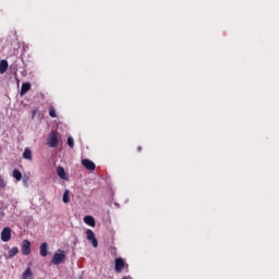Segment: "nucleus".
Here are the masks:
<instances>
[{"instance_id":"obj_1","label":"nucleus","mask_w":279,"mask_h":279,"mask_svg":"<svg viewBox=\"0 0 279 279\" xmlns=\"http://www.w3.org/2000/svg\"><path fill=\"white\" fill-rule=\"evenodd\" d=\"M66 259V253L63 250H58L51 259L52 265H61Z\"/></svg>"},{"instance_id":"obj_2","label":"nucleus","mask_w":279,"mask_h":279,"mask_svg":"<svg viewBox=\"0 0 279 279\" xmlns=\"http://www.w3.org/2000/svg\"><path fill=\"white\" fill-rule=\"evenodd\" d=\"M60 141L58 140V132L57 131H51L48 135L47 138V145L48 147H56Z\"/></svg>"},{"instance_id":"obj_3","label":"nucleus","mask_w":279,"mask_h":279,"mask_svg":"<svg viewBox=\"0 0 279 279\" xmlns=\"http://www.w3.org/2000/svg\"><path fill=\"white\" fill-rule=\"evenodd\" d=\"M114 264H116L114 269H116L117 274H121V271H123V269H125V267H126V269L129 267V265L125 263V260L121 257L116 258Z\"/></svg>"},{"instance_id":"obj_4","label":"nucleus","mask_w":279,"mask_h":279,"mask_svg":"<svg viewBox=\"0 0 279 279\" xmlns=\"http://www.w3.org/2000/svg\"><path fill=\"white\" fill-rule=\"evenodd\" d=\"M86 239L92 243L93 247H99V242L97 241V238L95 236V232L90 229L86 230Z\"/></svg>"},{"instance_id":"obj_5","label":"nucleus","mask_w":279,"mask_h":279,"mask_svg":"<svg viewBox=\"0 0 279 279\" xmlns=\"http://www.w3.org/2000/svg\"><path fill=\"white\" fill-rule=\"evenodd\" d=\"M21 253L23 256H29L32 254V242H29V240L22 242Z\"/></svg>"},{"instance_id":"obj_6","label":"nucleus","mask_w":279,"mask_h":279,"mask_svg":"<svg viewBox=\"0 0 279 279\" xmlns=\"http://www.w3.org/2000/svg\"><path fill=\"white\" fill-rule=\"evenodd\" d=\"M10 239H12V229H10V227H5L1 232V241H3V243H8Z\"/></svg>"},{"instance_id":"obj_7","label":"nucleus","mask_w":279,"mask_h":279,"mask_svg":"<svg viewBox=\"0 0 279 279\" xmlns=\"http://www.w3.org/2000/svg\"><path fill=\"white\" fill-rule=\"evenodd\" d=\"M82 165L87 169V171H95L97 167L90 159H82Z\"/></svg>"},{"instance_id":"obj_8","label":"nucleus","mask_w":279,"mask_h":279,"mask_svg":"<svg viewBox=\"0 0 279 279\" xmlns=\"http://www.w3.org/2000/svg\"><path fill=\"white\" fill-rule=\"evenodd\" d=\"M39 254L43 256V258H46V256L49 254V244H47V242L40 244Z\"/></svg>"},{"instance_id":"obj_9","label":"nucleus","mask_w":279,"mask_h":279,"mask_svg":"<svg viewBox=\"0 0 279 279\" xmlns=\"http://www.w3.org/2000/svg\"><path fill=\"white\" fill-rule=\"evenodd\" d=\"M57 174L61 180H69V175L66 174V171H64V168L62 166H59L57 168Z\"/></svg>"},{"instance_id":"obj_10","label":"nucleus","mask_w":279,"mask_h":279,"mask_svg":"<svg viewBox=\"0 0 279 279\" xmlns=\"http://www.w3.org/2000/svg\"><path fill=\"white\" fill-rule=\"evenodd\" d=\"M32 89V84L31 83H23L21 87V95H26L28 90Z\"/></svg>"},{"instance_id":"obj_11","label":"nucleus","mask_w":279,"mask_h":279,"mask_svg":"<svg viewBox=\"0 0 279 279\" xmlns=\"http://www.w3.org/2000/svg\"><path fill=\"white\" fill-rule=\"evenodd\" d=\"M84 222L87 226H90V228H95V218L93 216H85L84 217Z\"/></svg>"},{"instance_id":"obj_12","label":"nucleus","mask_w":279,"mask_h":279,"mask_svg":"<svg viewBox=\"0 0 279 279\" xmlns=\"http://www.w3.org/2000/svg\"><path fill=\"white\" fill-rule=\"evenodd\" d=\"M13 178L16 180V182H21V180H23V174L20 172L19 169H14Z\"/></svg>"},{"instance_id":"obj_13","label":"nucleus","mask_w":279,"mask_h":279,"mask_svg":"<svg viewBox=\"0 0 279 279\" xmlns=\"http://www.w3.org/2000/svg\"><path fill=\"white\" fill-rule=\"evenodd\" d=\"M5 71H8V61L2 60V61H0V73H1V75H3V73H5Z\"/></svg>"},{"instance_id":"obj_14","label":"nucleus","mask_w":279,"mask_h":279,"mask_svg":"<svg viewBox=\"0 0 279 279\" xmlns=\"http://www.w3.org/2000/svg\"><path fill=\"white\" fill-rule=\"evenodd\" d=\"M23 158H25V160H32V150L29 148H25Z\"/></svg>"},{"instance_id":"obj_15","label":"nucleus","mask_w":279,"mask_h":279,"mask_svg":"<svg viewBox=\"0 0 279 279\" xmlns=\"http://www.w3.org/2000/svg\"><path fill=\"white\" fill-rule=\"evenodd\" d=\"M16 254H19V247L13 246L10 252H9V258H14V256H16Z\"/></svg>"},{"instance_id":"obj_16","label":"nucleus","mask_w":279,"mask_h":279,"mask_svg":"<svg viewBox=\"0 0 279 279\" xmlns=\"http://www.w3.org/2000/svg\"><path fill=\"white\" fill-rule=\"evenodd\" d=\"M32 278V268H26L25 272L22 275V279H29Z\"/></svg>"},{"instance_id":"obj_17","label":"nucleus","mask_w":279,"mask_h":279,"mask_svg":"<svg viewBox=\"0 0 279 279\" xmlns=\"http://www.w3.org/2000/svg\"><path fill=\"white\" fill-rule=\"evenodd\" d=\"M69 190H65L63 193V204H69V202H71V199L69 198Z\"/></svg>"},{"instance_id":"obj_18","label":"nucleus","mask_w":279,"mask_h":279,"mask_svg":"<svg viewBox=\"0 0 279 279\" xmlns=\"http://www.w3.org/2000/svg\"><path fill=\"white\" fill-rule=\"evenodd\" d=\"M49 114L52 119H56V117H58V113H56V108L50 107Z\"/></svg>"},{"instance_id":"obj_19","label":"nucleus","mask_w":279,"mask_h":279,"mask_svg":"<svg viewBox=\"0 0 279 279\" xmlns=\"http://www.w3.org/2000/svg\"><path fill=\"white\" fill-rule=\"evenodd\" d=\"M68 145H69V147H71V149H73V147H75V142L73 141V137L68 138Z\"/></svg>"},{"instance_id":"obj_20","label":"nucleus","mask_w":279,"mask_h":279,"mask_svg":"<svg viewBox=\"0 0 279 279\" xmlns=\"http://www.w3.org/2000/svg\"><path fill=\"white\" fill-rule=\"evenodd\" d=\"M8 186V183H5V180L3 178H0V191L5 189Z\"/></svg>"},{"instance_id":"obj_21","label":"nucleus","mask_w":279,"mask_h":279,"mask_svg":"<svg viewBox=\"0 0 279 279\" xmlns=\"http://www.w3.org/2000/svg\"><path fill=\"white\" fill-rule=\"evenodd\" d=\"M137 151H143V147L138 146Z\"/></svg>"},{"instance_id":"obj_22","label":"nucleus","mask_w":279,"mask_h":279,"mask_svg":"<svg viewBox=\"0 0 279 279\" xmlns=\"http://www.w3.org/2000/svg\"><path fill=\"white\" fill-rule=\"evenodd\" d=\"M24 183L27 184V180L24 179Z\"/></svg>"}]
</instances>
